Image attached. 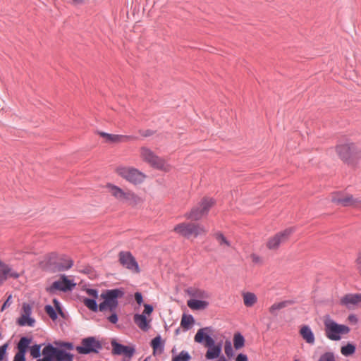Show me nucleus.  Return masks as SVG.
<instances>
[{
    "instance_id": "obj_1",
    "label": "nucleus",
    "mask_w": 361,
    "mask_h": 361,
    "mask_svg": "<svg viewBox=\"0 0 361 361\" xmlns=\"http://www.w3.org/2000/svg\"><path fill=\"white\" fill-rule=\"evenodd\" d=\"M124 295L125 292L122 288L106 289L100 295V297L104 300L99 305L97 302V299L89 298H85L83 303L89 310L94 312H97L99 310L104 312L109 310L111 314L107 316L106 319L110 323L115 324L118 321V316L116 311L118 305V299L122 298Z\"/></svg>"
},
{
    "instance_id": "obj_2",
    "label": "nucleus",
    "mask_w": 361,
    "mask_h": 361,
    "mask_svg": "<svg viewBox=\"0 0 361 361\" xmlns=\"http://www.w3.org/2000/svg\"><path fill=\"white\" fill-rule=\"evenodd\" d=\"M335 151L341 160L348 166L356 165L361 159V149L354 142L337 145Z\"/></svg>"
},
{
    "instance_id": "obj_3",
    "label": "nucleus",
    "mask_w": 361,
    "mask_h": 361,
    "mask_svg": "<svg viewBox=\"0 0 361 361\" xmlns=\"http://www.w3.org/2000/svg\"><path fill=\"white\" fill-rule=\"evenodd\" d=\"M324 325L326 336L334 341H340L343 335L348 334L350 331L348 326L337 323L331 319L329 314L324 317Z\"/></svg>"
},
{
    "instance_id": "obj_4",
    "label": "nucleus",
    "mask_w": 361,
    "mask_h": 361,
    "mask_svg": "<svg viewBox=\"0 0 361 361\" xmlns=\"http://www.w3.org/2000/svg\"><path fill=\"white\" fill-rule=\"evenodd\" d=\"M42 358L37 361H73L74 355L68 352L66 349L54 347L49 343L42 349Z\"/></svg>"
},
{
    "instance_id": "obj_5",
    "label": "nucleus",
    "mask_w": 361,
    "mask_h": 361,
    "mask_svg": "<svg viewBox=\"0 0 361 361\" xmlns=\"http://www.w3.org/2000/svg\"><path fill=\"white\" fill-rule=\"evenodd\" d=\"M116 171L119 176L135 185L142 183L146 178L145 173L134 167L120 166Z\"/></svg>"
},
{
    "instance_id": "obj_6",
    "label": "nucleus",
    "mask_w": 361,
    "mask_h": 361,
    "mask_svg": "<svg viewBox=\"0 0 361 361\" xmlns=\"http://www.w3.org/2000/svg\"><path fill=\"white\" fill-rule=\"evenodd\" d=\"M107 188L110 190L111 195L119 201L126 202L131 206H136L141 201V198L133 191L125 192L118 186L109 183Z\"/></svg>"
},
{
    "instance_id": "obj_7",
    "label": "nucleus",
    "mask_w": 361,
    "mask_h": 361,
    "mask_svg": "<svg viewBox=\"0 0 361 361\" xmlns=\"http://www.w3.org/2000/svg\"><path fill=\"white\" fill-rule=\"evenodd\" d=\"M103 348L102 343L94 336H89L82 339L81 345H77L75 349L79 354L89 355L98 353Z\"/></svg>"
},
{
    "instance_id": "obj_8",
    "label": "nucleus",
    "mask_w": 361,
    "mask_h": 361,
    "mask_svg": "<svg viewBox=\"0 0 361 361\" xmlns=\"http://www.w3.org/2000/svg\"><path fill=\"white\" fill-rule=\"evenodd\" d=\"M295 231V227H288L282 231L276 233L272 238H270L267 247L269 250H276L281 243H283L289 239L290 236Z\"/></svg>"
},
{
    "instance_id": "obj_9",
    "label": "nucleus",
    "mask_w": 361,
    "mask_h": 361,
    "mask_svg": "<svg viewBox=\"0 0 361 361\" xmlns=\"http://www.w3.org/2000/svg\"><path fill=\"white\" fill-rule=\"evenodd\" d=\"M207 231L204 226L198 223H182V236L190 239L200 235H206Z\"/></svg>"
},
{
    "instance_id": "obj_10",
    "label": "nucleus",
    "mask_w": 361,
    "mask_h": 361,
    "mask_svg": "<svg viewBox=\"0 0 361 361\" xmlns=\"http://www.w3.org/2000/svg\"><path fill=\"white\" fill-rule=\"evenodd\" d=\"M118 261L123 267L133 272L139 273L140 271L139 264L130 252L121 251L118 253Z\"/></svg>"
},
{
    "instance_id": "obj_11",
    "label": "nucleus",
    "mask_w": 361,
    "mask_h": 361,
    "mask_svg": "<svg viewBox=\"0 0 361 361\" xmlns=\"http://www.w3.org/2000/svg\"><path fill=\"white\" fill-rule=\"evenodd\" d=\"M207 350L205 353V358L208 360L217 359L216 361H228L226 357L222 354V343L214 341L205 346Z\"/></svg>"
},
{
    "instance_id": "obj_12",
    "label": "nucleus",
    "mask_w": 361,
    "mask_h": 361,
    "mask_svg": "<svg viewBox=\"0 0 361 361\" xmlns=\"http://www.w3.org/2000/svg\"><path fill=\"white\" fill-rule=\"evenodd\" d=\"M214 329L212 326L200 328L197 330L194 336V341L197 343L203 345L204 347L215 341L212 337Z\"/></svg>"
},
{
    "instance_id": "obj_13",
    "label": "nucleus",
    "mask_w": 361,
    "mask_h": 361,
    "mask_svg": "<svg viewBox=\"0 0 361 361\" xmlns=\"http://www.w3.org/2000/svg\"><path fill=\"white\" fill-rule=\"evenodd\" d=\"M142 156L143 159L149 163L152 167L157 169H163L164 168V160L155 155L152 150L147 148H142Z\"/></svg>"
},
{
    "instance_id": "obj_14",
    "label": "nucleus",
    "mask_w": 361,
    "mask_h": 361,
    "mask_svg": "<svg viewBox=\"0 0 361 361\" xmlns=\"http://www.w3.org/2000/svg\"><path fill=\"white\" fill-rule=\"evenodd\" d=\"M75 286V283L73 280H70L65 275H62L61 280L54 281L51 286L47 288L49 292H53L56 290L67 292L72 290Z\"/></svg>"
},
{
    "instance_id": "obj_15",
    "label": "nucleus",
    "mask_w": 361,
    "mask_h": 361,
    "mask_svg": "<svg viewBox=\"0 0 361 361\" xmlns=\"http://www.w3.org/2000/svg\"><path fill=\"white\" fill-rule=\"evenodd\" d=\"M111 344L112 346V354L114 355H123L130 359L135 353V348L134 346L123 345L114 339L111 341Z\"/></svg>"
},
{
    "instance_id": "obj_16",
    "label": "nucleus",
    "mask_w": 361,
    "mask_h": 361,
    "mask_svg": "<svg viewBox=\"0 0 361 361\" xmlns=\"http://www.w3.org/2000/svg\"><path fill=\"white\" fill-rule=\"evenodd\" d=\"M332 202L336 204H340L343 207H353L354 208H361V200L359 198H354L352 195H347L344 197H333Z\"/></svg>"
},
{
    "instance_id": "obj_17",
    "label": "nucleus",
    "mask_w": 361,
    "mask_h": 361,
    "mask_svg": "<svg viewBox=\"0 0 361 361\" xmlns=\"http://www.w3.org/2000/svg\"><path fill=\"white\" fill-rule=\"evenodd\" d=\"M23 314L17 320V323L20 326H28L33 327L35 324V319L30 317L32 314V308L29 304L23 303Z\"/></svg>"
},
{
    "instance_id": "obj_18",
    "label": "nucleus",
    "mask_w": 361,
    "mask_h": 361,
    "mask_svg": "<svg viewBox=\"0 0 361 361\" xmlns=\"http://www.w3.org/2000/svg\"><path fill=\"white\" fill-rule=\"evenodd\" d=\"M99 134L102 137L105 138L107 142L111 143L127 142L137 139V137L133 135H116L105 132H99Z\"/></svg>"
},
{
    "instance_id": "obj_19",
    "label": "nucleus",
    "mask_w": 361,
    "mask_h": 361,
    "mask_svg": "<svg viewBox=\"0 0 361 361\" xmlns=\"http://www.w3.org/2000/svg\"><path fill=\"white\" fill-rule=\"evenodd\" d=\"M184 291L185 293L190 295L191 298L207 299L209 298L208 292L195 287H189L185 289Z\"/></svg>"
},
{
    "instance_id": "obj_20",
    "label": "nucleus",
    "mask_w": 361,
    "mask_h": 361,
    "mask_svg": "<svg viewBox=\"0 0 361 361\" xmlns=\"http://www.w3.org/2000/svg\"><path fill=\"white\" fill-rule=\"evenodd\" d=\"M300 336L309 344H313L315 341V337L311 328L306 324L302 325L299 331Z\"/></svg>"
},
{
    "instance_id": "obj_21",
    "label": "nucleus",
    "mask_w": 361,
    "mask_h": 361,
    "mask_svg": "<svg viewBox=\"0 0 361 361\" xmlns=\"http://www.w3.org/2000/svg\"><path fill=\"white\" fill-rule=\"evenodd\" d=\"M209 302L203 299L190 298L187 301V305L192 310H203L209 306Z\"/></svg>"
},
{
    "instance_id": "obj_22",
    "label": "nucleus",
    "mask_w": 361,
    "mask_h": 361,
    "mask_svg": "<svg viewBox=\"0 0 361 361\" xmlns=\"http://www.w3.org/2000/svg\"><path fill=\"white\" fill-rule=\"evenodd\" d=\"M31 342V338L27 336L21 337L17 344L18 352L16 353L25 355L28 348L30 347V344Z\"/></svg>"
},
{
    "instance_id": "obj_23",
    "label": "nucleus",
    "mask_w": 361,
    "mask_h": 361,
    "mask_svg": "<svg viewBox=\"0 0 361 361\" xmlns=\"http://www.w3.org/2000/svg\"><path fill=\"white\" fill-rule=\"evenodd\" d=\"M361 302V293L346 294L341 299V303L346 306L355 305Z\"/></svg>"
},
{
    "instance_id": "obj_24",
    "label": "nucleus",
    "mask_w": 361,
    "mask_h": 361,
    "mask_svg": "<svg viewBox=\"0 0 361 361\" xmlns=\"http://www.w3.org/2000/svg\"><path fill=\"white\" fill-rule=\"evenodd\" d=\"M206 214L198 206L191 209L190 212L185 213V216L191 221H198L202 218Z\"/></svg>"
},
{
    "instance_id": "obj_25",
    "label": "nucleus",
    "mask_w": 361,
    "mask_h": 361,
    "mask_svg": "<svg viewBox=\"0 0 361 361\" xmlns=\"http://www.w3.org/2000/svg\"><path fill=\"white\" fill-rule=\"evenodd\" d=\"M151 346L153 348V354H161L164 350V343L162 341L161 336L158 335L151 341Z\"/></svg>"
},
{
    "instance_id": "obj_26",
    "label": "nucleus",
    "mask_w": 361,
    "mask_h": 361,
    "mask_svg": "<svg viewBox=\"0 0 361 361\" xmlns=\"http://www.w3.org/2000/svg\"><path fill=\"white\" fill-rule=\"evenodd\" d=\"M295 303V301L294 300H286L279 302H276L269 307V312L273 315H277L276 311L285 308L288 305H292Z\"/></svg>"
},
{
    "instance_id": "obj_27",
    "label": "nucleus",
    "mask_w": 361,
    "mask_h": 361,
    "mask_svg": "<svg viewBox=\"0 0 361 361\" xmlns=\"http://www.w3.org/2000/svg\"><path fill=\"white\" fill-rule=\"evenodd\" d=\"M134 322L143 331H147L149 328V321L145 314H135L134 315Z\"/></svg>"
},
{
    "instance_id": "obj_28",
    "label": "nucleus",
    "mask_w": 361,
    "mask_h": 361,
    "mask_svg": "<svg viewBox=\"0 0 361 361\" xmlns=\"http://www.w3.org/2000/svg\"><path fill=\"white\" fill-rule=\"evenodd\" d=\"M216 204V200L212 197H204L199 203L198 207L202 209V211L208 214L210 209Z\"/></svg>"
},
{
    "instance_id": "obj_29",
    "label": "nucleus",
    "mask_w": 361,
    "mask_h": 361,
    "mask_svg": "<svg viewBox=\"0 0 361 361\" xmlns=\"http://www.w3.org/2000/svg\"><path fill=\"white\" fill-rule=\"evenodd\" d=\"M195 324V319L192 314L183 313L182 314V330L184 331H189Z\"/></svg>"
},
{
    "instance_id": "obj_30",
    "label": "nucleus",
    "mask_w": 361,
    "mask_h": 361,
    "mask_svg": "<svg viewBox=\"0 0 361 361\" xmlns=\"http://www.w3.org/2000/svg\"><path fill=\"white\" fill-rule=\"evenodd\" d=\"M73 265V261L68 257H62L56 263V267L59 271H66L71 269Z\"/></svg>"
},
{
    "instance_id": "obj_31",
    "label": "nucleus",
    "mask_w": 361,
    "mask_h": 361,
    "mask_svg": "<svg viewBox=\"0 0 361 361\" xmlns=\"http://www.w3.org/2000/svg\"><path fill=\"white\" fill-rule=\"evenodd\" d=\"M356 349V344L348 342L347 344L341 346V353L345 357H350L355 353Z\"/></svg>"
},
{
    "instance_id": "obj_32",
    "label": "nucleus",
    "mask_w": 361,
    "mask_h": 361,
    "mask_svg": "<svg viewBox=\"0 0 361 361\" xmlns=\"http://www.w3.org/2000/svg\"><path fill=\"white\" fill-rule=\"evenodd\" d=\"M233 346L235 350H240L245 346V339L243 334L237 331L233 335Z\"/></svg>"
},
{
    "instance_id": "obj_33",
    "label": "nucleus",
    "mask_w": 361,
    "mask_h": 361,
    "mask_svg": "<svg viewBox=\"0 0 361 361\" xmlns=\"http://www.w3.org/2000/svg\"><path fill=\"white\" fill-rule=\"evenodd\" d=\"M243 297L244 305L247 307H252L257 301L256 295L251 292L244 293Z\"/></svg>"
},
{
    "instance_id": "obj_34",
    "label": "nucleus",
    "mask_w": 361,
    "mask_h": 361,
    "mask_svg": "<svg viewBox=\"0 0 361 361\" xmlns=\"http://www.w3.org/2000/svg\"><path fill=\"white\" fill-rule=\"evenodd\" d=\"M0 271L2 272H6V274L9 275V278H12L16 279L19 277V274L12 269L11 267L4 263L3 261L0 259Z\"/></svg>"
},
{
    "instance_id": "obj_35",
    "label": "nucleus",
    "mask_w": 361,
    "mask_h": 361,
    "mask_svg": "<svg viewBox=\"0 0 361 361\" xmlns=\"http://www.w3.org/2000/svg\"><path fill=\"white\" fill-rule=\"evenodd\" d=\"M224 351L225 354L227 357V360L232 359L235 355V352L233 348L231 342L230 341L226 340L224 343Z\"/></svg>"
},
{
    "instance_id": "obj_36",
    "label": "nucleus",
    "mask_w": 361,
    "mask_h": 361,
    "mask_svg": "<svg viewBox=\"0 0 361 361\" xmlns=\"http://www.w3.org/2000/svg\"><path fill=\"white\" fill-rule=\"evenodd\" d=\"M42 344H35L30 347V355L33 358L39 359L41 356Z\"/></svg>"
},
{
    "instance_id": "obj_37",
    "label": "nucleus",
    "mask_w": 361,
    "mask_h": 361,
    "mask_svg": "<svg viewBox=\"0 0 361 361\" xmlns=\"http://www.w3.org/2000/svg\"><path fill=\"white\" fill-rule=\"evenodd\" d=\"M45 312L49 315V317L53 320L55 321L58 318V312L57 310L51 305H47L44 307Z\"/></svg>"
},
{
    "instance_id": "obj_38",
    "label": "nucleus",
    "mask_w": 361,
    "mask_h": 361,
    "mask_svg": "<svg viewBox=\"0 0 361 361\" xmlns=\"http://www.w3.org/2000/svg\"><path fill=\"white\" fill-rule=\"evenodd\" d=\"M214 237L216 240L219 242L220 245H226L227 246H230L231 243L227 240V238L224 236V235L221 232H217L214 234Z\"/></svg>"
},
{
    "instance_id": "obj_39",
    "label": "nucleus",
    "mask_w": 361,
    "mask_h": 361,
    "mask_svg": "<svg viewBox=\"0 0 361 361\" xmlns=\"http://www.w3.org/2000/svg\"><path fill=\"white\" fill-rule=\"evenodd\" d=\"M8 348V343H5L0 346V361L7 360V350Z\"/></svg>"
},
{
    "instance_id": "obj_40",
    "label": "nucleus",
    "mask_w": 361,
    "mask_h": 361,
    "mask_svg": "<svg viewBox=\"0 0 361 361\" xmlns=\"http://www.w3.org/2000/svg\"><path fill=\"white\" fill-rule=\"evenodd\" d=\"M318 361H336V359L333 352H326L320 356Z\"/></svg>"
},
{
    "instance_id": "obj_41",
    "label": "nucleus",
    "mask_w": 361,
    "mask_h": 361,
    "mask_svg": "<svg viewBox=\"0 0 361 361\" xmlns=\"http://www.w3.org/2000/svg\"><path fill=\"white\" fill-rule=\"evenodd\" d=\"M55 343L60 348L62 347H64L67 350H72L74 349V345L71 342H61V341H59V342H56Z\"/></svg>"
},
{
    "instance_id": "obj_42",
    "label": "nucleus",
    "mask_w": 361,
    "mask_h": 361,
    "mask_svg": "<svg viewBox=\"0 0 361 361\" xmlns=\"http://www.w3.org/2000/svg\"><path fill=\"white\" fill-rule=\"evenodd\" d=\"M54 307L57 310L59 314L62 317H64V313L63 312L60 302L56 298L53 299Z\"/></svg>"
},
{
    "instance_id": "obj_43",
    "label": "nucleus",
    "mask_w": 361,
    "mask_h": 361,
    "mask_svg": "<svg viewBox=\"0 0 361 361\" xmlns=\"http://www.w3.org/2000/svg\"><path fill=\"white\" fill-rule=\"evenodd\" d=\"M86 293L92 297L91 298L97 299L99 297V291L94 288H87Z\"/></svg>"
},
{
    "instance_id": "obj_44",
    "label": "nucleus",
    "mask_w": 361,
    "mask_h": 361,
    "mask_svg": "<svg viewBox=\"0 0 361 361\" xmlns=\"http://www.w3.org/2000/svg\"><path fill=\"white\" fill-rule=\"evenodd\" d=\"M12 303V295H9L6 300V301L4 302V304L1 306V312H3L5 309L10 307V305Z\"/></svg>"
},
{
    "instance_id": "obj_45",
    "label": "nucleus",
    "mask_w": 361,
    "mask_h": 361,
    "mask_svg": "<svg viewBox=\"0 0 361 361\" xmlns=\"http://www.w3.org/2000/svg\"><path fill=\"white\" fill-rule=\"evenodd\" d=\"M153 306L149 305V304H145L144 305V311H143V314H145V315L147 314V315H149L152 312H153Z\"/></svg>"
},
{
    "instance_id": "obj_46",
    "label": "nucleus",
    "mask_w": 361,
    "mask_h": 361,
    "mask_svg": "<svg viewBox=\"0 0 361 361\" xmlns=\"http://www.w3.org/2000/svg\"><path fill=\"white\" fill-rule=\"evenodd\" d=\"M135 299L138 305H141L143 302V297L141 293L136 292L135 293Z\"/></svg>"
},
{
    "instance_id": "obj_47",
    "label": "nucleus",
    "mask_w": 361,
    "mask_h": 361,
    "mask_svg": "<svg viewBox=\"0 0 361 361\" xmlns=\"http://www.w3.org/2000/svg\"><path fill=\"white\" fill-rule=\"evenodd\" d=\"M235 361H249L247 355L244 353H239L235 357Z\"/></svg>"
},
{
    "instance_id": "obj_48",
    "label": "nucleus",
    "mask_w": 361,
    "mask_h": 361,
    "mask_svg": "<svg viewBox=\"0 0 361 361\" xmlns=\"http://www.w3.org/2000/svg\"><path fill=\"white\" fill-rule=\"evenodd\" d=\"M8 278H9V275L6 274V272L0 271V286H1Z\"/></svg>"
},
{
    "instance_id": "obj_49",
    "label": "nucleus",
    "mask_w": 361,
    "mask_h": 361,
    "mask_svg": "<svg viewBox=\"0 0 361 361\" xmlns=\"http://www.w3.org/2000/svg\"><path fill=\"white\" fill-rule=\"evenodd\" d=\"M13 361H26L25 355L16 353Z\"/></svg>"
},
{
    "instance_id": "obj_50",
    "label": "nucleus",
    "mask_w": 361,
    "mask_h": 361,
    "mask_svg": "<svg viewBox=\"0 0 361 361\" xmlns=\"http://www.w3.org/2000/svg\"><path fill=\"white\" fill-rule=\"evenodd\" d=\"M191 356L188 352L182 350V361H190Z\"/></svg>"
},
{
    "instance_id": "obj_51",
    "label": "nucleus",
    "mask_w": 361,
    "mask_h": 361,
    "mask_svg": "<svg viewBox=\"0 0 361 361\" xmlns=\"http://www.w3.org/2000/svg\"><path fill=\"white\" fill-rule=\"evenodd\" d=\"M348 319L350 322H357V318L356 317V315L355 314H350L348 317Z\"/></svg>"
},
{
    "instance_id": "obj_52",
    "label": "nucleus",
    "mask_w": 361,
    "mask_h": 361,
    "mask_svg": "<svg viewBox=\"0 0 361 361\" xmlns=\"http://www.w3.org/2000/svg\"><path fill=\"white\" fill-rule=\"evenodd\" d=\"M140 133L142 135H143L144 137H149V136H151L152 134H153V132L151 130H145V132L142 133L140 131Z\"/></svg>"
},
{
    "instance_id": "obj_53",
    "label": "nucleus",
    "mask_w": 361,
    "mask_h": 361,
    "mask_svg": "<svg viewBox=\"0 0 361 361\" xmlns=\"http://www.w3.org/2000/svg\"><path fill=\"white\" fill-rule=\"evenodd\" d=\"M357 262L360 265L359 271H360V274L361 275V254L360 255V256L357 259Z\"/></svg>"
},
{
    "instance_id": "obj_54",
    "label": "nucleus",
    "mask_w": 361,
    "mask_h": 361,
    "mask_svg": "<svg viewBox=\"0 0 361 361\" xmlns=\"http://www.w3.org/2000/svg\"><path fill=\"white\" fill-rule=\"evenodd\" d=\"M75 4H81L85 3L87 0H72Z\"/></svg>"
},
{
    "instance_id": "obj_55",
    "label": "nucleus",
    "mask_w": 361,
    "mask_h": 361,
    "mask_svg": "<svg viewBox=\"0 0 361 361\" xmlns=\"http://www.w3.org/2000/svg\"><path fill=\"white\" fill-rule=\"evenodd\" d=\"M172 361H180V353L174 356L172 359Z\"/></svg>"
},
{
    "instance_id": "obj_56",
    "label": "nucleus",
    "mask_w": 361,
    "mask_h": 361,
    "mask_svg": "<svg viewBox=\"0 0 361 361\" xmlns=\"http://www.w3.org/2000/svg\"><path fill=\"white\" fill-rule=\"evenodd\" d=\"M174 230H175V231H176L177 233L180 232V224H177V225L174 227Z\"/></svg>"
},
{
    "instance_id": "obj_57",
    "label": "nucleus",
    "mask_w": 361,
    "mask_h": 361,
    "mask_svg": "<svg viewBox=\"0 0 361 361\" xmlns=\"http://www.w3.org/2000/svg\"><path fill=\"white\" fill-rule=\"evenodd\" d=\"M180 331V327H178L176 329V334L178 335L179 334Z\"/></svg>"
},
{
    "instance_id": "obj_58",
    "label": "nucleus",
    "mask_w": 361,
    "mask_h": 361,
    "mask_svg": "<svg viewBox=\"0 0 361 361\" xmlns=\"http://www.w3.org/2000/svg\"><path fill=\"white\" fill-rule=\"evenodd\" d=\"M149 357H146L143 361H149Z\"/></svg>"
},
{
    "instance_id": "obj_59",
    "label": "nucleus",
    "mask_w": 361,
    "mask_h": 361,
    "mask_svg": "<svg viewBox=\"0 0 361 361\" xmlns=\"http://www.w3.org/2000/svg\"><path fill=\"white\" fill-rule=\"evenodd\" d=\"M1 336H2V333H1V331H0V338H1Z\"/></svg>"
},
{
    "instance_id": "obj_60",
    "label": "nucleus",
    "mask_w": 361,
    "mask_h": 361,
    "mask_svg": "<svg viewBox=\"0 0 361 361\" xmlns=\"http://www.w3.org/2000/svg\"><path fill=\"white\" fill-rule=\"evenodd\" d=\"M294 361H300L298 359H295Z\"/></svg>"
}]
</instances>
